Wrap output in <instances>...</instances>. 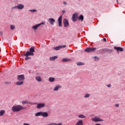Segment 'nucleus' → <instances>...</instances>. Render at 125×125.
<instances>
[{
	"label": "nucleus",
	"instance_id": "obj_1",
	"mask_svg": "<svg viewBox=\"0 0 125 125\" xmlns=\"http://www.w3.org/2000/svg\"><path fill=\"white\" fill-rule=\"evenodd\" d=\"M23 109H26V107H24L21 105H13L12 107V111L14 112H19V111H21V110H23Z\"/></svg>",
	"mask_w": 125,
	"mask_h": 125
},
{
	"label": "nucleus",
	"instance_id": "obj_2",
	"mask_svg": "<svg viewBox=\"0 0 125 125\" xmlns=\"http://www.w3.org/2000/svg\"><path fill=\"white\" fill-rule=\"evenodd\" d=\"M34 52H35V47H31L29 49V51L26 52L23 56H34Z\"/></svg>",
	"mask_w": 125,
	"mask_h": 125
},
{
	"label": "nucleus",
	"instance_id": "obj_3",
	"mask_svg": "<svg viewBox=\"0 0 125 125\" xmlns=\"http://www.w3.org/2000/svg\"><path fill=\"white\" fill-rule=\"evenodd\" d=\"M32 104H37V109H42V108H44L45 107V104L44 103H39L38 104L37 103H34Z\"/></svg>",
	"mask_w": 125,
	"mask_h": 125
},
{
	"label": "nucleus",
	"instance_id": "obj_4",
	"mask_svg": "<svg viewBox=\"0 0 125 125\" xmlns=\"http://www.w3.org/2000/svg\"><path fill=\"white\" fill-rule=\"evenodd\" d=\"M92 121L95 122V123H97L98 122H104V120L100 119V117L95 116L94 118H92Z\"/></svg>",
	"mask_w": 125,
	"mask_h": 125
},
{
	"label": "nucleus",
	"instance_id": "obj_5",
	"mask_svg": "<svg viewBox=\"0 0 125 125\" xmlns=\"http://www.w3.org/2000/svg\"><path fill=\"white\" fill-rule=\"evenodd\" d=\"M95 50H96V48L94 47H87L86 48L85 50L84 51L85 52H94V51H95Z\"/></svg>",
	"mask_w": 125,
	"mask_h": 125
},
{
	"label": "nucleus",
	"instance_id": "obj_6",
	"mask_svg": "<svg viewBox=\"0 0 125 125\" xmlns=\"http://www.w3.org/2000/svg\"><path fill=\"white\" fill-rule=\"evenodd\" d=\"M63 18V16L61 15L58 19V24L59 25V27H62V20Z\"/></svg>",
	"mask_w": 125,
	"mask_h": 125
},
{
	"label": "nucleus",
	"instance_id": "obj_7",
	"mask_svg": "<svg viewBox=\"0 0 125 125\" xmlns=\"http://www.w3.org/2000/svg\"><path fill=\"white\" fill-rule=\"evenodd\" d=\"M17 79L18 81H23L25 80V76L23 74L19 75L17 76Z\"/></svg>",
	"mask_w": 125,
	"mask_h": 125
},
{
	"label": "nucleus",
	"instance_id": "obj_8",
	"mask_svg": "<svg viewBox=\"0 0 125 125\" xmlns=\"http://www.w3.org/2000/svg\"><path fill=\"white\" fill-rule=\"evenodd\" d=\"M77 16H78V13H74L72 16V21L73 22H76L78 20V17Z\"/></svg>",
	"mask_w": 125,
	"mask_h": 125
},
{
	"label": "nucleus",
	"instance_id": "obj_9",
	"mask_svg": "<svg viewBox=\"0 0 125 125\" xmlns=\"http://www.w3.org/2000/svg\"><path fill=\"white\" fill-rule=\"evenodd\" d=\"M48 22L50 25H54V23H55V19L53 18H49L48 19Z\"/></svg>",
	"mask_w": 125,
	"mask_h": 125
},
{
	"label": "nucleus",
	"instance_id": "obj_10",
	"mask_svg": "<svg viewBox=\"0 0 125 125\" xmlns=\"http://www.w3.org/2000/svg\"><path fill=\"white\" fill-rule=\"evenodd\" d=\"M62 22L65 27H68V26H69V21H68V20H67V19H64Z\"/></svg>",
	"mask_w": 125,
	"mask_h": 125
},
{
	"label": "nucleus",
	"instance_id": "obj_11",
	"mask_svg": "<svg viewBox=\"0 0 125 125\" xmlns=\"http://www.w3.org/2000/svg\"><path fill=\"white\" fill-rule=\"evenodd\" d=\"M64 47H66V45H60L59 46L54 47L53 49H54L55 50H59L60 48H64Z\"/></svg>",
	"mask_w": 125,
	"mask_h": 125
},
{
	"label": "nucleus",
	"instance_id": "obj_12",
	"mask_svg": "<svg viewBox=\"0 0 125 125\" xmlns=\"http://www.w3.org/2000/svg\"><path fill=\"white\" fill-rule=\"evenodd\" d=\"M114 49L115 50H117V52H119V51H124V48L121 47H117V46H114Z\"/></svg>",
	"mask_w": 125,
	"mask_h": 125
},
{
	"label": "nucleus",
	"instance_id": "obj_13",
	"mask_svg": "<svg viewBox=\"0 0 125 125\" xmlns=\"http://www.w3.org/2000/svg\"><path fill=\"white\" fill-rule=\"evenodd\" d=\"M39 27H40V25L39 24H37L36 25H33L32 27V29L33 30H34L35 31H37V30H38V29L39 28Z\"/></svg>",
	"mask_w": 125,
	"mask_h": 125
},
{
	"label": "nucleus",
	"instance_id": "obj_14",
	"mask_svg": "<svg viewBox=\"0 0 125 125\" xmlns=\"http://www.w3.org/2000/svg\"><path fill=\"white\" fill-rule=\"evenodd\" d=\"M17 7H18V9H23V8H24V7H25V6H24V5L22 4H19L17 5Z\"/></svg>",
	"mask_w": 125,
	"mask_h": 125
},
{
	"label": "nucleus",
	"instance_id": "obj_15",
	"mask_svg": "<svg viewBox=\"0 0 125 125\" xmlns=\"http://www.w3.org/2000/svg\"><path fill=\"white\" fill-rule=\"evenodd\" d=\"M42 117H43L44 118L48 117V113L47 112H42Z\"/></svg>",
	"mask_w": 125,
	"mask_h": 125
},
{
	"label": "nucleus",
	"instance_id": "obj_16",
	"mask_svg": "<svg viewBox=\"0 0 125 125\" xmlns=\"http://www.w3.org/2000/svg\"><path fill=\"white\" fill-rule=\"evenodd\" d=\"M62 87V86H60V85H57L54 88V91H57L58 89H60V88H61Z\"/></svg>",
	"mask_w": 125,
	"mask_h": 125
},
{
	"label": "nucleus",
	"instance_id": "obj_17",
	"mask_svg": "<svg viewBox=\"0 0 125 125\" xmlns=\"http://www.w3.org/2000/svg\"><path fill=\"white\" fill-rule=\"evenodd\" d=\"M23 83H24V82L20 81H17L16 83V84L17 85H22V84H23Z\"/></svg>",
	"mask_w": 125,
	"mask_h": 125
},
{
	"label": "nucleus",
	"instance_id": "obj_18",
	"mask_svg": "<svg viewBox=\"0 0 125 125\" xmlns=\"http://www.w3.org/2000/svg\"><path fill=\"white\" fill-rule=\"evenodd\" d=\"M75 125H83V120H78Z\"/></svg>",
	"mask_w": 125,
	"mask_h": 125
},
{
	"label": "nucleus",
	"instance_id": "obj_19",
	"mask_svg": "<svg viewBox=\"0 0 125 125\" xmlns=\"http://www.w3.org/2000/svg\"><path fill=\"white\" fill-rule=\"evenodd\" d=\"M58 58V57L57 56H55L54 57H50V60L51 61H54V60H56V59H57Z\"/></svg>",
	"mask_w": 125,
	"mask_h": 125
},
{
	"label": "nucleus",
	"instance_id": "obj_20",
	"mask_svg": "<svg viewBox=\"0 0 125 125\" xmlns=\"http://www.w3.org/2000/svg\"><path fill=\"white\" fill-rule=\"evenodd\" d=\"M42 111H40V112L36 113L35 114V116H36V117H39L40 116H42Z\"/></svg>",
	"mask_w": 125,
	"mask_h": 125
},
{
	"label": "nucleus",
	"instance_id": "obj_21",
	"mask_svg": "<svg viewBox=\"0 0 125 125\" xmlns=\"http://www.w3.org/2000/svg\"><path fill=\"white\" fill-rule=\"evenodd\" d=\"M5 113V110H1L0 111V117H2L3 115Z\"/></svg>",
	"mask_w": 125,
	"mask_h": 125
},
{
	"label": "nucleus",
	"instance_id": "obj_22",
	"mask_svg": "<svg viewBox=\"0 0 125 125\" xmlns=\"http://www.w3.org/2000/svg\"><path fill=\"white\" fill-rule=\"evenodd\" d=\"M22 104L23 105L25 104H32V103L28 102V101H22Z\"/></svg>",
	"mask_w": 125,
	"mask_h": 125
},
{
	"label": "nucleus",
	"instance_id": "obj_23",
	"mask_svg": "<svg viewBox=\"0 0 125 125\" xmlns=\"http://www.w3.org/2000/svg\"><path fill=\"white\" fill-rule=\"evenodd\" d=\"M48 81L51 83H53L55 81V78L54 77H49Z\"/></svg>",
	"mask_w": 125,
	"mask_h": 125
},
{
	"label": "nucleus",
	"instance_id": "obj_24",
	"mask_svg": "<svg viewBox=\"0 0 125 125\" xmlns=\"http://www.w3.org/2000/svg\"><path fill=\"white\" fill-rule=\"evenodd\" d=\"M78 20H81V22H83V16L82 15H81L79 17H78Z\"/></svg>",
	"mask_w": 125,
	"mask_h": 125
},
{
	"label": "nucleus",
	"instance_id": "obj_25",
	"mask_svg": "<svg viewBox=\"0 0 125 125\" xmlns=\"http://www.w3.org/2000/svg\"><path fill=\"white\" fill-rule=\"evenodd\" d=\"M35 79L38 82H42V78L40 76H37Z\"/></svg>",
	"mask_w": 125,
	"mask_h": 125
},
{
	"label": "nucleus",
	"instance_id": "obj_26",
	"mask_svg": "<svg viewBox=\"0 0 125 125\" xmlns=\"http://www.w3.org/2000/svg\"><path fill=\"white\" fill-rule=\"evenodd\" d=\"M71 61V60L67 58H64L62 60V62H69Z\"/></svg>",
	"mask_w": 125,
	"mask_h": 125
},
{
	"label": "nucleus",
	"instance_id": "obj_27",
	"mask_svg": "<svg viewBox=\"0 0 125 125\" xmlns=\"http://www.w3.org/2000/svg\"><path fill=\"white\" fill-rule=\"evenodd\" d=\"M106 52H107V53H112V52H113V50L106 48Z\"/></svg>",
	"mask_w": 125,
	"mask_h": 125
},
{
	"label": "nucleus",
	"instance_id": "obj_28",
	"mask_svg": "<svg viewBox=\"0 0 125 125\" xmlns=\"http://www.w3.org/2000/svg\"><path fill=\"white\" fill-rule=\"evenodd\" d=\"M77 65H78V66H82V65H84V63L78 62H77Z\"/></svg>",
	"mask_w": 125,
	"mask_h": 125
},
{
	"label": "nucleus",
	"instance_id": "obj_29",
	"mask_svg": "<svg viewBox=\"0 0 125 125\" xmlns=\"http://www.w3.org/2000/svg\"><path fill=\"white\" fill-rule=\"evenodd\" d=\"M78 118H80V119H84L85 118H86L85 116H84V115H83V114H81L78 115Z\"/></svg>",
	"mask_w": 125,
	"mask_h": 125
},
{
	"label": "nucleus",
	"instance_id": "obj_30",
	"mask_svg": "<svg viewBox=\"0 0 125 125\" xmlns=\"http://www.w3.org/2000/svg\"><path fill=\"white\" fill-rule=\"evenodd\" d=\"M101 52L106 53L107 51V48L101 49Z\"/></svg>",
	"mask_w": 125,
	"mask_h": 125
},
{
	"label": "nucleus",
	"instance_id": "obj_31",
	"mask_svg": "<svg viewBox=\"0 0 125 125\" xmlns=\"http://www.w3.org/2000/svg\"><path fill=\"white\" fill-rule=\"evenodd\" d=\"M11 30H14L15 29V25H10Z\"/></svg>",
	"mask_w": 125,
	"mask_h": 125
},
{
	"label": "nucleus",
	"instance_id": "obj_32",
	"mask_svg": "<svg viewBox=\"0 0 125 125\" xmlns=\"http://www.w3.org/2000/svg\"><path fill=\"white\" fill-rule=\"evenodd\" d=\"M90 96V94H85L84 96V98H88Z\"/></svg>",
	"mask_w": 125,
	"mask_h": 125
},
{
	"label": "nucleus",
	"instance_id": "obj_33",
	"mask_svg": "<svg viewBox=\"0 0 125 125\" xmlns=\"http://www.w3.org/2000/svg\"><path fill=\"white\" fill-rule=\"evenodd\" d=\"M5 84H11V82L6 81L4 82Z\"/></svg>",
	"mask_w": 125,
	"mask_h": 125
},
{
	"label": "nucleus",
	"instance_id": "obj_34",
	"mask_svg": "<svg viewBox=\"0 0 125 125\" xmlns=\"http://www.w3.org/2000/svg\"><path fill=\"white\" fill-rule=\"evenodd\" d=\"M6 53V49H5V48H3L2 49V54H5Z\"/></svg>",
	"mask_w": 125,
	"mask_h": 125
},
{
	"label": "nucleus",
	"instance_id": "obj_35",
	"mask_svg": "<svg viewBox=\"0 0 125 125\" xmlns=\"http://www.w3.org/2000/svg\"><path fill=\"white\" fill-rule=\"evenodd\" d=\"M29 59H31V58L29 56H25V60H29Z\"/></svg>",
	"mask_w": 125,
	"mask_h": 125
},
{
	"label": "nucleus",
	"instance_id": "obj_36",
	"mask_svg": "<svg viewBox=\"0 0 125 125\" xmlns=\"http://www.w3.org/2000/svg\"><path fill=\"white\" fill-rule=\"evenodd\" d=\"M39 26L41 27V25H45V22H44V21H43L40 23H38Z\"/></svg>",
	"mask_w": 125,
	"mask_h": 125
},
{
	"label": "nucleus",
	"instance_id": "obj_37",
	"mask_svg": "<svg viewBox=\"0 0 125 125\" xmlns=\"http://www.w3.org/2000/svg\"><path fill=\"white\" fill-rule=\"evenodd\" d=\"M29 11H30L31 12H36V11H37V10L36 9L29 10Z\"/></svg>",
	"mask_w": 125,
	"mask_h": 125
},
{
	"label": "nucleus",
	"instance_id": "obj_38",
	"mask_svg": "<svg viewBox=\"0 0 125 125\" xmlns=\"http://www.w3.org/2000/svg\"><path fill=\"white\" fill-rule=\"evenodd\" d=\"M54 125H62V123H58V124H56V123H53Z\"/></svg>",
	"mask_w": 125,
	"mask_h": 125
},
{
	"label": "nucleus",
	"instance_id": "obj_39",
	"mask_svg": "<svg viewBox=\"0 0 125 125\" xmlns=\"http://www.w3.org/2000/svg\"><path fill=\"white\" fill-rule=\"evenodd\" d=\"M94 58L95 60H99V58H98V57L95 56Z\"/></svg>",
	"mask_w": 125,
	"mask_h": 125
},
{
	"label": "nucleus",
	"instance_id": "obj_40",
	"mask_svg": "<svg viewBox=\"0 0 125 125\" xmlns=\"http://www.w3.org/2000/svg\"><path fill=\"white\" fill-rule=\"evenodd\" d=\"M16 8H18L17 6H13V7H12V10H13V9H16Z\"/></svg>",
	"mask_w": 125,
	"mask_h": 125
},
{
	"label": "nucleus",
	"instance_id": "obj_41",
	"mask_svg": "<svg viewBox=\"0 0 125 125\" xmlns=\"http://www.w3.org/2000/svg\"><path fill=\"white\" fill-rule=\"evenodd\" d=\"M3 35V32L2 31H0V36H2Z\"/></svg>",
	"mask_w": 125,
	"mask_h": 125
},
{
	"label": "nucleus",
	"instance_id": "obj_42",
	"mask_svg": "<svg viewBox=\"0 0 125 125\" xmlns=\"http://www.w3.org/2000/svg\"><path fill=\"white\" fill-rule=\"evenodd\" d=\"M63 4H64V5H67V2L63 1Z\"/></svg>",
	"mask_w": 125,
	"mask_h": 125
},
{
	"label": "nucleus",
	"instance_id": "obj_43",
	"mask_svg": "<svg viewBox=\"0 0 125 125\" xmlns=\"http://www.w3.org/2000/svg\"><path fill=\"white\" fill-rule=\"evenodd\" d=\"M103 41L104 42H107V39H106V38H104V39H103Z\"/></svg>",
	"mask_w": 125,
	"mask_h": 125
},
{
	"label": "nucleus",
	"instance_id": "obj_44",
	"mask_svg": "<svg viewBox=\"0 0 125 125\" xmlns=\"http://www.w3.org/2000/svg\"><path fill=\"white\" fill-rule=\"evenodd\" d=\"M107 87H111V84H109L107 85Z\"/></svg>",
	"mask_w": 125,
	"mask_h": 125
},
{
	"label": "nucleus",
	"instance_id": "obj_45",
	"mask_svg": "<svg viewBox=\"0 0 125 125\" xmlns=\"http://www.w3.org/2000/svg\"><path fill=\"white\" fill-rule=\"evenodd\" d=\"M115 107H119V106H120V104H116L115 105Z\"/></svg>",
	"mask_w": 125,
	"mask_h": 125
},
{
	"label": "nucleus",
	"instance_id": "obj_46",
	"mask_svg": "<svg viewBox=\"0 0 125 125\" xmlns=\"http://www.w3.org/2000/svg\"><path fill=\"white\" fill-rule=\"evenodd\" d=\"M23 125H30V124H29L28 123H24Z\"/></svg>",
	"mask_w": 125,
	"mask_h": 125
},
{
	"label": "nucleus",
	"instance_id": "obj_47",
	"mask_svg": "<svg viewBox=\"0 0 125 125\" xmlns=\"http://www.w3.org/2000/svg\"><path fill=\"white\" fill-rule=\"evenodd\" d=\"M62 14H64V13H65V12H66V11L65 10H62Z\"/></svg>",
	"mask_w": 125,
	"mask_h": 125
},
{
	"label": "nucleus",
	"instance_id": "obj_48",
	"mask_svg": "<svg viewBox=\"0 0 125 125\" xmlns=\"http://www.w3.org/2000/svg\"><path fill=\"white\" fill-rule=\"evenodd\" d=\"M0 52H1V49L0 48Z\"/></svg>",
	"mask_w": 125,
	"mask_h": 125
},
{
	"label": "nucleus",
	"instance_id": "obj_49",
	"mask_svg": "<svg viewBox=\"0 0 125 125\" xmlns=\"http://www.w3.org/2000/svg\"><path fill=\"white\" fill-rule=\"evenodd\" d=\"M118 0H117V2L118 3H119V2L118 1Z\"/></svg>",
	"mask_w": 125,
	"mask_h": 125
}]
</instances>
